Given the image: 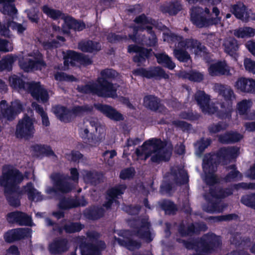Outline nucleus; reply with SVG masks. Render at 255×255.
<instances>
[{"mask_svg":"<svg viewBox=\"0 0 255 255\" xmlns=\"http://www.w3.org/2000/svg\"><path fill=\"white\" fill-rule=\"evenodd\" d=\"M172 148L159 138H153L145 141L136 148L135 154L140 159L146 160L150 157L151 162L168 161L171 155Z\"/></svg>","mask_w":255,"mask_h":255,"instance_id":"1","label":"nucleus"},{"mask_svg":"<svg viewBox=\"0 0 255 255\" xmlns=\"http://www.w3.org/2000/svg\"><path fill=\"white\" fill-rule=\"evenodd\" d=\"M23 179L22 174L16 169L6 167L0 178V186L4 187V192L10 206L17 207L20 205L19 200L11 195L16 190V185Z\"/></svg>","mask_w":255,"mask_h":255,"instance_id":"2","label":"nucleus"},{"mask_svg":"<svg viewBox=\"0 0 255 255\" xmlns=\"http://www.w3.org/2000/svg\"><path fill=\"white\" fill-rule=\"evenodd\" d=\"M10 85L15 89H23L31 94V96L37 100L39 99L43 103L49 99L47 91L41 85L39 82H24L19 77L13 75L9 78Z\"/></svg>","mask_w":255,"mask_h":255,"instance_id":"3","label":"nucleus"},{"mask_svg":"<svg viewBox=\"0 0 255 255\" xmlns=\"http://www.w3.org/2000/svg\"><path fill=\"white\" fill-rule=\"evenodd\" d=\"M222 241L220 236L212 233L203 235L198 242L196 255H208L220 248Z\"/></svg>","mask_w":255,"mask_h":255,"instance_id":"4","label":"nucleus"},{"mask_svg":"<svg viewBox=\"0 0 255 255\" xmlns=\"http://www.w3.org/2000/svg\"><path fill=\"white\" fill-rule=\"evenodd\" d=\"M23 110V106L18 100H15L10 103L5 100L0 102V121L12 122Z\"/></svg>","mask_w":255,"mask_h":255,"instance_id":"5","label":"nucleus"},{"mask_svg":"<svg viewBox=\"0 0 255 255\" xmlns=\"http://www.w3.org/2000/svg\"><path fill=\"white\" fill-rule=\"evenodd\" d=\"M35 131L33 120L25 116L18 121L15 126V136L18 139L27 140L33 137Z\"/></svg>","mask_w":255,"mask_h":255,"instance_id":"6","label":"nucleus"},{"mask_svg":"<svg viewBox=\"0 0 255 255\" xmlns=\"http://www.w3.org/2000/svg\"><path fill=\"white\" fill-rule=\"evenodd\" d=\"M191 10V20L199 28L207 27L213 24H216L220 20L219 17L207 18L201 16L200 14L203 12V9L201 7H193Z\"/></svg>","mask_w":255,"mask_h":255,"instance_id":"7","label":"nucleus"},{"mask_svg":"<svg viewBox=\"0 0 255 255\" xmlns=\"http://www.w3.org/2000/svg\"><path fill=\"white\" fill-rule=\"evenodd\" d=\"M194 98L201 111L204 114H214L218 107L213 103H211L210 95L203 91L199 90L194 95Z\"/></svg>","mask_w":255,"mask_h":255,"instance_id":"8","label":"nucleus"},{"mask_svg":"<svg viewBox=\"0 0 255 255\" xmlns=\"http://www.w3.org/2000/svg\"><path fill=\"white\" fill-rule=\"evenodd\" d=\"M97 83H95V94L99 97L104 98L117 97V89L114 84L108 80L97 79Z\"/></svg>","mask_w":255,"mask_h":255,"instance_id":"9","label":"nucleus"},{"mask_svg":"<svg viewBox=\"0 0 255 255\" xmlns=\"http://www.w3.org/2000/svg\"><path fill=\"white\" fill-rule=\"evenodd\" d=\"M216 156L206 155L204 157L203 161V169L206 174L205 182L209 185H213L217 182V179L214 175H213L217 168V163L214 161Z\"/></svg>","mask_w":255,"mask_h":255,"instance_id":"10","label":"nucleus"},{"mask_svg":"<svg viewBox=\"0 0 255 255\" xmlns=\"http://www.w3.org/2000/svg\"><path fill=\"white\" fill-rule=\"evenodd\" d=\"M84 131L88 137L89 144L92 145L96 144L101 140L95 134L100 127L98 120L93 118L86 119L84 122Z\"/></svg>","mask_w":255,"mask_h":255,"instance_id":"11","label":"nucleus"},{"mask_svg":"<svg viewBox=\"0 0 255 255\" xmlns=\"http://www.w3.org/2000/svg\"><path fill=\"white\" fill-rule=\"evenodd\" d=\"M133 21L137 25L131 27L133 31V34L129 35V37L134 42L137 41L136 36L139 31H143L144 30H146V27L151 26L148 24L154 25L155 22L154 20L147 17L144 14L136 17Z\"/></svg>","mask_w":255,"mask_h":255,"instance_id":"12","label":"nucleus"},{"mask_svg":"<svg viewBox=\"0 0 255 255\" xmlns=\"http://www.w3.org/2000/svg\"><path fill=\"white\" fill-rule=\"evenodd\" d=\"M50 178L58 191L66 193L72 190V185L68 181L70 177L68 175L60 173H53L50 175Z\"/></svg>","mask_w":255,"mask_h":255,"instance_id":"13","label":"nucleus"},{"mask_svg":"<svg viewBox=\"0 0 255 255\" xmlns=\"http://www.w3.org/2000/svg\"><path fill=\"white\" fill-rule=\"evenodd\" d=\"M137 229L134 231L133 235L145 240L146 243L151 242L153 238L149 230L150 224L147 219H142L136 221Z\"/></svg>","mask_w":255,"mask_h":255,"instance_id":"14","label":"nucleus"},{"mask_svg":"<svg viewBox=\"0 0 255 255\" xmlns=\"http://www.w3.org/2000/svg\"><path fill=\"white\" fill-rule=\"evenodd\" d=\"M120 237H115V240L121 246L126 248L127 249L133 251L138 249L141 247V243L136 241L130 239L132 235L129 231L121 232L119 234Z\"/></svg>","mask_w":255,"mask_h":255,"instance_id":"15","label":"nucleus"},{"mask_svg":"<svg viewBox=\"0 0 255 255\" xmlns=\"http://www.w3.org/2000/svg\"><path fill=\"white\" fill-rule=\"evenodd\" d=\"M239 154V148L236 146H231L221 148L218 152L217 155H209L216 156L215 159L214 161L216 163V158H218L219 162L226 164L231 159L236 158Z\"/></svg>","mask_w":255,"mask_h":255,"instance_id":"16","label":"nucleus"},{"mask_svg":"<svg viewBox=\"0 0 255 255\" xmlns=\"http://www.w3.org/2000/svg\"><path fill=\"white\" fill-rule=\"evenodd\" d=\"M133 74L136 75H141L147 78H164L168 79L169 75L164 70L159 67H155L147 70L143 68H139L134 70Z\"/></svg>","mask_w":255,"mask_h":255,"instance_id":"17","label":"nucleus"},{"mask_svg":"<svg viewBox=\"0 0 255 255\" xmlns=\"http://www.w3.org/2000/svg\"><path fill=\"white\" fill-rule=\"evenodd\" d=\"M129 53L135 52L136 54L133 57V60L138 66L141 65L148 58L151 49H147L136 45H129L128 48Z\"/></svg>","mask_w":255,"mask_h":255,"instance_id":"18","label":"nucleus"},{"mask_svg":"<svg viewBox=\"0 0 255 255\" xmlns=\"http://www.w3.org/2000/svg\"><path fill=\"white\" fill-rule=\"evenodd\" d=\"M95 107L110 119L118 122L124 120L123 115L113 107L101 104L94 105Z\"/></svg>","mask_w":255,"mask_h":255,"instance_id":"19","label":"nucleus"},{"mask_svg":"<svg viewBox=\"0 0 255 255\" xmlns=\"http://www.w3.org/2000/svg\"><path fill=\"white\" fill-rule=\"evenodd\" d=\"M6 219L10 223H17L20 226H31V218L25 213L15 211L9 213L6 215Z\"/></svg>","mask_w":255,"mask_h":255,"instance_id":"20","label":"nucleus"},{"mask_svg":"<svg viewBox=\"0 0 255 255\" xmlns=\"http://www.w3.org/2000/svg\"><path fill=\"white\" fill-rule=\"evenodd\" d=\"M19 65L21 69L26 72L32 70L40 69L42 67H45L46 64L40 58L33 59L25 58L19 61Z\"/></svg>","mask_w":255,"mask_h":255,"instance_id":"21","label":"nucleus"},{"mask_svg":"<svg viewBox=\"0 0 255 255\" xmlns=\"http://www.w3.org/2000/svg\"><path fill=\"white\" fill-rule=\"evenodd\" d=\"M127 186L122 184L109 189L107 192L106 201L103 206L109 209L114 202H117L116 198L118 196L123 194Z\"/></svg>","mask_w":255,"mask_h":255,"instance_id":"22","label":"nucleus"},{"mask_svg":"<svg viewBox=\"0 0 255 255\" xmlns=\"http://www.w3.org/2000/svg\"><path fill=\"white\" fill-rule=\"evenodd\" d=\"M234 86L242 92L255 93V80L253 79L239 78Z\"/></svg>","mask_w":255,"mask_h":255,"instance_id":"23","label":"nucleus"},{"mask_svg":"<svg viewBox=\"0 0 255 255\" xmlns=\"http://www.w3.org/2000/svg\"><path fill=\"white\" fill-rule=\"evenodd\" d=\"M209 74L212 76H231L230 67L225 62H218L211 64L209 68Z\"/></svg>","mask_w":255,"mask_h":255,"instance_id":"24","label":"nucleus"},{"mask_svg":"<svg viewBox=\"0 0 255 255\" xmlns=\"http://www.w3.org/2000/svg\"><path fill=\"white\" fill-rule=\"evenodd\" d=\"M28 228H18L11 230L7 232L4 236L5 241L7 243H12L20 240L29 235Z\"/></svg>","mask_w":255,"mask_h":255,"instance_id":"25","label":"nucleus"},{"mask_svg":"<svg viewBox=\"0 0 255 255\" xmlns=\"http://www.w3.org/2000/svg\"><path fill=\"white\" fill-rule=\"evenodd\" d=\"M152 29V26H147L146 31L143 34L138 33L136 36L137 41L136 43H141L149 46L155 45L157 42L156 36Z\"/></svg>","mask_w":255,"mask_h":255,"instance_id":"26","label":"nucleus"},{"mask_svg":"<svg viewBox=\"0 0 255 255\" xmlns=\"http://www.w3.org/2000/svg\"><path fill=\"white\" fill-rule=\"evenodd\" d=\"M68 241L66 239H56L49 245V251L52 255L62 254L68 251Z\"/></svg>","mask_w":255,"mask_h":255,"instance_id":"27","label":"nucleus"},{"mask_svg":"<svg viewBox=\"0 0 255 255\" xmlns=\"http://www.w3.org/2000/svg\"><path fill=\"white\" fill-rule=\"evenodd\" d=\"M169 180L172 181L176 185L183 184L188 182V176L184 169L176 167L172 169Z\"/></svg>","mask_w":255,"mask_h":255,"instance_id":"28","label":"nucleus"},{"mask_svg":"<svg viewBox=\"0 0 255 255\" xmlns=\"http://www.w3.org/2000/svg\"><path fill=\"white\" fill-rule=\"evenodd\" d=\"M143 105L146 109L154 112L163 109L160 100L152 95H147L143 97Z\"/></svg>","mask_w":255,"mask_h":255,"instance_id":"29","label":"nucleus"},{"mask_svg":"<svg viewBox=\"0 0 255 255\" xmlns=\"http://www.w3.org/2000/svg\"><path fill=\"white\" fill-rule=\"evenodd\" d=\"M22 192L27 196L28 199L31 201L38 202L43 200V196L34 186L31 182L28 183L23 186Z\"/></svg>","mask_w":255,"mask_h":255,"instance_id":"30","label":"nucleus"},{"mask_svg":"<svg viewBox=\"0 0 255 255\" xmlns=\"http://www.w3.org/2000/svg\"><path fill=\"white\" fill-rule=\"evenodd\" d=\"M214 90L227 101L231 102L235 99L234 91L227 85L216 83L214 85Z\"/></svg>","mask_w":255,"mask_h":255,"instance_id":"31","label":"nucleus"},{"mask_svg":"<svg viewBox=\"0 0 255 255\" xmlns=\"http://www.w3.org/2000/svg\"><path fill=\"white\" fill-rule=\"evenodd\" d=\"M218 141L223 144H229L240 141L243 135L237 132L230 131L218 136Z\"/></svg>","mask_w":255,"mask_h":255,"instance_id":"32","label":"nucleus"},{"mask_svg":"<svg viewBox=\"0 0 255 255\" xmlns=\"http://www.w3.org/2000/svg\"><path fill=\"white\" fill-rule=\"evenodd\" d=\"M178 48H185L193 49L196 54L199 52L204 51L205 47L197 40L193 39H186L183 41H180L178 44Z\"/></svg>","mask_w":255,"mask_h":255,"instance_id":"33","label":"nucleus"},{"mask_svg":"<svg viewBox=\"0 0 255 255\" xmlns=\"http://www.w3.org/2000/svg\"><path fill=\"white\" fill-rule=\"evenodd\" d=\"M231 11L235 16L243 21H247L250 15L247 11V8L244 3L238 2L236 4L232 5L231 7Z\"/></svg>","mask_w":255,"mask_h":255,"instance_id":"34","label":"nucleus"},{"mask_svg":"<svg viewBox=\"0 0 255 255\" xmlns=\"http://www.w3.org/2000/svg\"><path fill=\"white\" fill-rule=\"evenodd\" d=\"M78 49L84 52L93 53L101 49L100 44L91 40H83L79 42Z\"/></svg>","mask_w":255,"mask_h":255,"instance_id":"35","label":"nucleus"},{"mask_svg":"<svg viewBox=\"0 0 255 255\" xmlns=\"http://www.w3.org/2000/svg\"><path fill=\"white\" fill-rule=\"evenodd\" d=\"M14 0H0V4H2V7L0 8V11L4 14H7L14 18V15H16L17 10L13 3Z\"/></svg>","mask_w":255,"mask_h":255,"instance_id":"36","label":"nucleus"},{"mask_svg":"<svg viewBox=\"0 0 255 255\" xmlns=\"http://www.w3.org/2000/svg\"><path fill=\"white\" fill-rule=\"evenodd\" d=\"M84 179L86 183L95 186L104 181V176L96 171H86Z\"/></svg>","mask_w":255,"mask_h":255,"instance_id":"37","label":"nucleus"},{"mask_svg":"<svg viewBox=\"0 0 255 255\" xmlns=\"http://www.w3.org/2000/svg\"><path fill=\"white\" fill-rule=\"evenodd\" d=\"M53 113L61 121L67 123L71 121L73 118L72 113L64 107L57 106L52 109Z\"/></svg>","mask_w":255,"mask_h":255,"instance_id":"38","label":"nucleus"},{"mask_svg":"<svg viewBox=\"0 0 255 255\" xmlns=\"http://www.w3.org/2000/svg\"><path fill=\"white\" fill-rule=\"evenodd\" d=\"M223 46L225 51L228 54L233 56L239 49V44L236 39L229 37L224 40Z\"/></svg>","mask_w":255,"mask_h":255,"instance_id":"39","label":"nucleus"},{"mask_svg":"<svg viewBox=\"0 0 255 255\" xmlns=\"http://www.w3.org/2000/svg\"><path fill=\"white\" fill-rule=\"evenodd\" d=\"M182 8V5L179 1L175 0L167 4L161 6V10L164 13H168L170 15L176 14Z\"/></svg>","mask_w":255,"mask_h":255,"instance_id":"40","label":"nucleus"},{"mask_svg":"<svg viewBox=\"0 0 255 255\" xmlns=\"http://www.w3.org/2000/svg\"><path fill=\"white\" fill-rule=\"evenodd\" d=\"M62 223L63 224L64 231L67 234L78 232L84 227L79 222H72L70 221L64 220L62 221Z\"/></svg>","mask_w":255,"mask_h":255,"instance_id":"41","label":"nucleus"},{"mask_svg":"<svg viewBox=\"0 0 255 255\" xmlns=\"http://www.w3.org/2000/svg\"><path fill=\"white\" fill-rule=\"evenodd\" d=\"M211 195L217 199H222L227 197L233 194L231 188H221L220 187H212L210 189Z\"/></svg>","mask_w":255,"mask_h":255,"instance_id":"42","label":"nucleus"},{"mask_svg":"<svg viewBox=\"0 0 255 255\" xmlns=\"http://www.w3.org/2000/svg\"><path fill=\"white\" fill-rule=\"evenodd\" d=\"M84 214L89 219L97 220L103 216L104 210L100 207H90L85 210Z\"/></svg>","mask_w":255,"mask_h":255,"instance_id":"43","label":"nucleus"},{"mask_svg":"<svg viewBox=\"0 0 255 255\" xmlns=\"http://www.w3.org/2000/svg\"><path fill=\"white\" fill-rule=\"evenodd\" d=\"M65 26L69 29L81 31L85 28V24L83 22H79L70 17H67L64 19Z\"/></svg>","mask_w":255,"mask_h":255,"instance_id":"44","label":"nucleus"},{"mask_svg":"<svg viewBox=\"0 0 255 255\" xmlns=\"http://www.w3.org/2000/svg\"><path fill=\"white\" fill-rule=\"evenodd\" d=\"M159 206L165 214L168 215H174L178 210L176 205L169 200L162 201L159 203Z\"/></svg>","mask_w":255,"mask_h":255,"instance_id":"45","label":"nucleus"},{"mask_svg":"<svg viewBox=\"0 0 255 255\" xmlns=\"http://www.w3.org/2000/svg\"><path fill=\"white\" fill-rule=\"evenodd\" d=\"M155 56L157 58V62L159 64L163 65L170 69H173L175 67L174 63L172 61L167 55L164 53H157L155 54Z\"/></svg>","mask_w":255,"mask_h":255,"instance_id":"46","label":"nucleus"},{"mask_svg":"<svg viewBox=\"0 0 255 255\" xmlns=\"http://www.w3.org/2000/svg\"><path fill=\"white\" fill-rule=\"evenodd\" d=\"M58 206L61 209L67 210L77 207V204L75 199L64 197L60 200Z\"/></svg>","mask_w":255,"mask_h":255,"instance_id":"47","label":"nucleus"},{"mask_svg":"<svg viewBox=\"0 0 255 255\" xmlns=\"http://www.w3.org/2000/svg\"><path fill=\"white\" fill-rule=\"evenodd\" d=\"M93 110V108L92 106L86 105L75 107L72 109L71 112L72 115H74L75 116H80L91 113Z\"/></svg>","mask_w":255,"mask_h":255,"instance_id":"48","label":"nucleus"},{"mask_svg":"<svg viewBox=\"0 0 255 255\" xmlns=\"http://www.w3.org/2000/svg\"><path fill=\"white\" fill-rule=\"evenodd\" d=\"M255 33V30L249 27L240 28L234 31V34L239 38L251 37L254 35Z\"/></svg>","mask_w":255,"mask_h":255,"instance_id":"49","label":"nucleus"},{"mask_svg":"<svg viewBox=\"0 0 255 255\" xmlns=\"http://www.w3.org/2000/svg\"><path fill=\"white\" fill-rule=\"evenodd\" d=\"M80 248L82 255H99L98 249L93 244H82Z\"/></svg>","mask_w":255,"mask_h":255,"instance_id":"50","label":"nucleus"},{"mask_svg":"<svg viewBox=\"0 0 255 255\" xmlns=\"http://www.w3.org/2000/svg\"><path fill=\"white\" fill-rule=\"evenodd\" d=\"M221 110L219 112V117L222 118H229L231 116L233 111L232 105L231 102L227 103H223L221 105Z\"/></svg>","mask_w":255,"mask_h":255,"instance_id":"51","label":"nucleus"},{"mask_svg":"<svg viewBox=\"0 0 255 255\" xmlns=\"http://www.w3.org/2000/svg\"><path fill=\"white\" fill-rule=\"evenodd\" d=\"M178 48H175L173 50V54L175 57L180 62H186L190 60L191 57L189 53L185 50Z\"/></svg>","mask_w":255,"mask_h":255,"instance_id":"52","label":"nucleus"},{"mask_svg":"<svg viewBox=\"0 0 255 255\" xmlns=\"http://www.w3.org/2000/svg\"><path fill=\"white\" fill-rule=\"evenodd\" d=\"M211 142V139L209 138L206 139L202 138L200 140L198 141L195 144V146L196 147V155L200 156L202 153L204 152L205 149L210 144Z\"/></svg>","mask_w":255,"mask_h":255,"instance_id":"53","label":"nucleus"},{"mask_svg":"<svg viewBox=\"0 0 255 255\" xmlns=\"http://www.w3.org/2000/svg\"><path fill=\"white\" fill-rule=\"evenodd\" d=\"M42 10L47 16L54 19H57L63 16V13L61 11L53 9L47 5L43 6L42 7Z\"/></svg>","mask_w":255,"mask_h":255,"instance_id":"54","label":"nucleus"},{"mask_svg":"<svg viewBox=\"0 0 255 255\" xmlns=\"http://www.w3.org/2000/svg\"><path fill=\"white\" fill-rule=\"evenodd\" d=\"M118 73L112 69H105L100 72V76L97 78L104 80H110L118 76Z\"/></svg>","mask_w":255,"mask_h":255,"instance_id":"55","label":"nucleus"},{"mask_svg":"<svg viewBox=\"0 0 255 255\" xmlns=\"http://www.w3.org/2000/svg\"><path fill=\"white\" fill-rule=\"evenodd\" d=\"M13 62V58L11 56H6L0 60V71H10Z\"/></svg>","mask_w":255,"mask_h":255,"instance_id":"56","label":"nucleus"},{"mask_svg":"<svg viewBox=\"0 0 255 255\" xmlns=\"http://www.w3.org/2000/svg\"><path fill=\"white\" fill-rule=\"evenodd\" d=\"M228 125L225 122H220L218 123L212 124L208 127V130L211 133H216L226 130Z\"/></svg>","mask_w":255,"mask_h":255,"instance_id":"57","label":"nucleus"},{"mask_svg":"<svg viewBox=\"0 0 255 255\" xmlns=\"http://www.w3.org/2000/svg\"><path fill=\"white\" fill-rule=\"evenodd\" d=\"M5 18L6 19V21L5 23L6 24L7 27L8 28L10 27L12 29L16 30L18 34H22L23 32L26 30V26H24L20 23H17L13 21L12 19L7 18V16H6Z\"/></svg>","mask_w":255,"mask_h":255,"instance_id":"58","label":"nucleus"},{"mask_svg":"<svg viewBox=\"0 0 255 255\" xmlns=\"http://www.w3.org/2000/svg\"><path fill=\"white\" fill-rule=\"evenodd\" d=\"M72 54L76 56V61L84 66L91 65L93 63L92 59L88 55L77 52L72 53Z\"/></svg>","mask_w":255,"mask_h":255,"instance_id":"59","label":"nucleus"},{"mask_svg":"<svg viewBox=\"0 0 255 255\" xmlns=\"http://www.w3.org/2000/svg\"><path fill=\"white\" fill-rule=\"evenodd\" d=\"M184 77L192 81L200 82L203 80L204 76L201 73L192 71L185 73Z\"/></svg>","mask_w":255,"mask_h":255,"instance_id":"60","label":"nucleus"},{"mask_svg":"<svg viewBox=\"0 0 255 255\" xmlns=\"http://www.w3.org/2000/svg\"><path fill=\"white\" fill-rule=\"evenodd\" d=\"M179 232L182 236H191L195 233V227L193 224H189L187 227L181 225Z\"/></svg>","mask_w":255,"mask_h":255,"instance_id":"61","label":"nucleus"},{"mask_svg":"<svg viewBox=\"0 0 255 255\" xmlns=\"http://www.w3.org/2000/svg\"><path fill=\"white\" fill-rule=\"evenodd\" d=\"M228 168L233 169V170L229 172L225 177V180L226 182H230L238 176L242 177V175L239 171L236 170L235 165H232L228 167Z\"/></svg>","mask_w":255,"mask_h":255,"instance_id":"62","label":"nucleus"},{"mask_svg":"<svg viewBox=\"0 0 255 255\" xmlns=\"http://www.w3.org/2000/svg\"><path fill=\"white\" fill-rule=\"evenodd\" d=\"M255 194L246 195L241 199V202L244 205L254 209Z\"/></svg>","mask_w":255,"mask_h":255,"instance_id":"63","label":"nucleus"},{"mask_svg":"<svg viewBox=\"0 0 255 255\" xmlns=\"http://www.w3.org/2000/svg\"><path fill=\"white\" fill-rule=\"evenodd\" d=\"M55 78L58 81H74L77 79L73 75H68L64 72H57L55 75Z\"/></svg>","mask_w":255,"mask_h":255,"instance_id":"64","label":"nucleus"}]
</instances>
